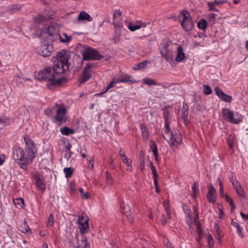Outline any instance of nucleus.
I'll return each mask as SVG.
<instances>
[{"instance_id": "obj_1", "label": "nucleus", "mask_w": 248, "mask_h": 248, "mask_svg": "<svg viewBox=\"0 0 248 248\" xmlns=\"http://www.w3.org/2000/svg\"><path fill=\"white\" fill-rule=\"evenodd\" d=\"M58 69L55 66L47 67L41 71L38 75L41 79L46 80L48 82L46 86L49 88L60 85L65 80V78L62 77L63 73H57Z\"/></svg>"}, {"instance_id": "obj_2", "label": "nucleus", "mask_w": 248, "mask_h": 248, "mask_svg": "<svg viewBox=\"0 0 248 248\" xmlns=\"http://www.w3.org/2000/svg\"><path fill=\"white\" fill-rule=\"evenodd\" d=\"M23 140L25 145V151L27 159L25 160V162L23 164L22 163V165L25 167L26 166H28L29 164L32 163L37 155V150L35 144L29 135H25Z\"/></svg>"}, {"instance_id": "obj_3", "label": "nucleus", "mask_w": 248, "mask_h": 248, "mask_svg": "<svg viewBox=\"0 0 248 248\" xmlns=\"http://www.w3.org/2000/svg\"><path fill=\"white\" fill-rule=\"evenodd\" d=\"M129 83L133 84L136 82V81L132 78L131 76L128 75L125 73L120 71L115 75L112 79L111 81L108 85L105 91L102 93H104L109 89L115 86L116 84L119 83Z\"/></svg>"}, {"instance_id": "obj_4", "label": "nucleus", "mask_w": 248, "mask_h": 248, "mask_svg": "<svg viewBox=\"0 0 248 248\" xmlns=\"http://www.w3.org/2000/svg\"><path fill=\"white\" fill-rule=\"evenodd\" d=\"M68 53L64 50L57 53L54 61V66L58 69L57 73L64 74L68 69Z\"/></svg>"}, {"instance_id": "obj_5", "label": "nucleus", "mask_w": 248, "mask_h": 248, "mask_svg": "<svg viewBox=\"0 0 248 248\" xmlns=\"http://www.w3.org/2000/svg\"><path fill=\"white\" fill-rule=\"evenodd\" d=\"M52 110H54L56 113L54 118L55 121L59 125L64 124L67 121V109L66 106L64 104L55 103L52 107Z\"/></svg>"}, {"instance_id": "obj_6", "label": "nucleus", "mask_w": 248, "mask_h": 248, "mask_svg": "<svg viewBox=\"0 0 248 248\" xmlns=\"http://www.w3.org/2000/svg\"><path fill=\"white\" fill-rule=\"evenodd\" d=\"M80 53L83 59L86 61L89 60H99L103 57L98 50L89 46L84 47L81 50Z\"/></svg>"}, {"instance_id": "obj_7", "label": "nucleus", "mask_w": 248, "mask_h": 248, "mask_svg": "<svg viewBox=\"0 0 248 248\" xmlns=\"http://www.w3.org/2000/svg\"><path fill=\"white\" fill-rule=\"evenodd\" d=\"M163 138L167 141L171 148H177L182 143V136L178 130L175 131L169 137L163 135Z\"/></svg>"}, {"instance_id": "obj_8", "label": "nucleus", "mask_w": 248, "mask_h": 248, "mask_svg": "<svg viewBox=\"0 0 248 248\" xmlns=\"http://www.w3.org/2000/svg\"><path fill=\"white\" fill-rule=\"evenodd\" d=\"M171 44L168 41H164L160 46V52L162 57L167 61L173 59V51L171 48Z\"/></svg>"}, {"instance_id": "obj_9", "label": "nucleus", "mask_w": 248, "mask_h": 248, "mask_svg": "<svg viewBox=\"0 0 248 248\" xmlns=\"http://www.w3.org/2000/svg\"><path fill=\"white\" fill-rule=\"evenodd\" d=\"M179 18L182 28L186 31L192 30L193 23L189 14L186 11H182L179 16Z\"/></svg>"}, {"instance_id": "obj_10", "label": "nucleus", "mask_w": 248, "mask_h": 248, "mask_svg": "<svg viewBox=\"0 0 248 248\" xmlns=\"http://www.w3.org/2000/svg\"><path fill=\"white\" fill-rule=\"evenodd\" d=\"M59 31V25L54 22H50L48 24H46L42 29V32L47 34L51 37L50 39L52 41H53L55 37L58 36Z\"/></svg>"}, {"instance_id": "obj_11", "label": "nucleus", "mask_w": 248, "mask_h": 248, "mask_svg": "<svg viewBox=\"0 0 248 248\" xmlns=\"http://www.w3.org/2000/svg\"><path fill=\"white\" fill-rule=\"evenodd\" d=\"M13 157L17 161V163L20 165V167L26 170L28 166L22 165V163L25 162V159H27L26 155H24V152L22 148L20 147H16L14 149Z\"/></svg>"}, {"instance_id": "obj_12", "label": "nucleus", "mask_w": 248, "mask_h": 248, "mask_svg": "<svg viewBox=\"0 0 248 248\" xmlns=\"http://www.w3.org/2000/svg\"><path fill=\"white\" fill-rule=\"evenodd\" d=\"M222 113L224 119L231 123L237 124L241 122V119L238 117L237 114H234L229 108H223Z\"/></svg>"}, {"instance_id": "obj_13", "label": "nucleus", "mask_w": 248, "mask_h": 248, "mask_svg": "<svg viewBox=\"0 0 248 248\" xmlns=\"http://www.w3.org/2000/svg\"><path fill=\"white\" fill-rule=\"evenodd\" d=\"M95 65L94 63H88L81 74V76L79 78L80 83H84L88 81L92 77L91 68Z\"/></svg>"}, {"instance_id": "obj_14", "label": "nucleus", "mask_w": 248, "mask_h": 248, "mask_svg": "<svg viewBox=\"0 0 248 248\" xmlns=\"http://www.w3.org/2000/svg\"><path fill=\"white\" fill-rule=\"evenodd\" d=\"M54 15L53 12L48 13L47 11H44L41 13L37 14L33 16V19L35 23L37 24L42 23L43 22L53 17Z\"/></svg>"}, {"instance_id": "obj_15", "label": "nucleus", "mask_w": 248, "mask_h": 248, "mask_svg": "<svg viewBox=\"0 0 248 248\" xmlns=\"http://www.w3.org/2000/svg\"><path fill=\"white\" fill-rule=\"evenodd\" d=\"M88 221V217L86 215L82 214L79 216L78 223L79 226L80 232L82 234L87 232L89 228Z\"/></svg>"}, {"instance_id": "obj_16", "label": "nucleus", "mask_w": 248, "mask_h": 248, "mask_svg": "<svg viewBox=\"0 0 248 248\" xmlns=\"http://www.w3.org/2000/svg\"><path fill=\"white\" fill-rule=\"evenodd\" d=\"M53 50V46L51 44H44L40 46L39 53L42 56L46 57L50 56Z\"/></svg>"}, {"instance_id": "obj_17", "label": "nucleus", "mask_w": 248, "mask_h": 248, "mask_svg": "<svg viewBox=\"0 0 248 248\" xmlns=\"http://www.w3.org/2000/svg\"><path fill=\"white\" fill-rule=\"evenodd\" d=\"M120 208L121 213L125 216L129 223H132L133 220V217L131 215L130 206L124 203H121Z\"/></svg>"}, {"instance_id": "obj_18", "label": "nucleus", "mask_w": 248, "mask_h": 248, "mask_svg": "<svg viewBox=\"0 0 248 248\" xmlns=\"http://www.w3.org/2000/svg\"><path fill=\"white\" fill-rule=\"evenodd\" d=\"M208 193L207 194V199L208 201L214 204L216 202L217 197L216 196V190L212 184H210L207 186Z\"/></svg>"}, {"instance_id": "obj_19", "label": "nucleus", "mask_w": 248, "mask_h": 248, "mask_svg": "<svg viewBox=\"0 0 248 248\" xmlns=\"http://www.w3.org/2000/svg\"><path fill=\"white\" fill-rule=\"evenodd\" d=\"M122 12L119 10H115L113 15V24L115 27H121L122 26Z\"/></svg>"}, {"instance_id": "obj_20", "label": "nucleus", "mask_w": 248, "mask_h": 248, "mask_svg": "<svg viewBox=\"0 0 248 248\" xmlns=\"http://www.w3.org/2000/svg\"><path fill=\"white\" fill-rule=\"evenodd\" d=\"M217 96L222 101L230 103L232 100V97L223 93L222 90L218 87H216L215 89Z\"/></svg>"}, {"instance_id": "obj_21", "label": "nucleus", "mask_w": 248, "mask_h": 248, "mask_svg": "<svg viewBox=\"0 0 248 248\" xmlns=\"http://www.w3.org/2000/svg\"><path fill=\"white\" fill-rule=\"evenodd\" d=\"M33 178L35 180V184L37 187L42 191H44L46 189V185L43 180V175L38 173H35L33 175Z\"/></svg>"}, {"instance_id": "obj_22", "label": "nucleus", "mask_w": 248, "mask_h": 248, "mask_svg": "<svg viewBox=\"0 0 248 248\" xmlns=\"http://www.w3.org/2000/svg\"><path fill=\"white\" fill-rule=\"evenodd\" d=\"M119 155L121 156V159L123 162L126 166V170L129 171H132L133 167L132 166V160L131 158H128L125 154L122 153L121 150L119 153Z\"/></svg>"}, {"instance_id": "obj_23", "label": "nucleus", "mask_w": 248, "mask_h": 248, "mask_svg": "<svg viewBox=\"0 0 248 248\" xmlns=\"http://www.w3.org/2000/svg\"><path fill=\"white\" fill-rule=\"evenodd\" d=\"M76 238L77 239V242L75 247L77 248H86L87 246V237L82 235L80 239L78 238V234H76Z\"/></svg>"}, {"instance_id": "obj_24", "label": "nucleus", "mask_w": 248, "mask_h": 248, "mask_svg": "<svg viewBox=\"0 0 248 248\" xmlns=\"http://www.w3.org/2000/svg\"><path fill=\"white\" fill-rule=\"evenodd\" d=\"M146 24L145 22L138 21L137 24L134 25L131 22H129L127 25L128 29L131 31H134L137 30H139L142 27H145Z\"/></svg>"}, {"instance_id": "obj_25", "label": "nucleus", "mask_w": 248, "mask_h": 248, "mask_svg": "<svg viewBox=\"0 0 248 248\" xmlns=\"http://www.w3.org/2000/svg\"><path fill=\"white\" fill-rule=\"evenodd\" d=\"M189 113V107L187 104L184 102L183 103V107L182 108V118L185 123L187 120L188 115Z\"/></svg>"}, {"instance_id": "obj_26", "label": "nucleus", "mask_w": 248, "mask_h": 248, "mask_svg": "<svg viewBox=\"0 0 248 248\" xmlns=\"http://www.w3.org/2000/svg\"><path fill=\"white\" fill-rule=\"evenodd\" d=\"M170 122H164V126L162 128V134L167 137H169L174 132L172 131L170 127Z\"/></svg>"}, {"instance_id": "obj_27", "label": "nucleus", "mask_w": 248, "mask_h": 248, "mask_svg": "<svg viewBox=\"0 0 248 248\" xmlns=\"http://www.w3.org/2000/svg\"><path fill=\"white\" fill-rule=\"evenodd\" d=\"M59 39L61 42H70L72 37L71 36H68L66 33H62V34H60L58 33V36H56L53 40H57Z\"/></svg>"}, {"instance_id": "obj_28", "label": "nucleus", "mask_w": 248, "mask_h": 248, "mask_svg": "<svg viewBox=\"0 0 248 248\" xmlns=\"http://www.w3.org/2000/svg\"><path fill=\"white\" fill-rule=\"evenodd\" d=\"M183 209L186 216L187 222L191 223L193 221V217L191 215V209L186 205H184L183 206Z\"/></svg>"}, {"instance_id": "obj_29", "label": "nucleus", "mask_w": 248, "mask_h": 248, "mask_svg": "<svg viewBox=\"0 0 248 248\" xmlns=\"http://www.w3.org/2000/svg\"><path fill=\"white\" fill-rule=\"evenodd\" d=\"M140 127L141 131L142 137L143 140H147L149 138V135L147 127L143 123H141L140 124Z\"/></svg>"}, {"instance_id": "obj_30", "label": "nucleus", "mask_w": 248, "mask_h": 248, "mask_svg": "<svg viewBox=\"0 0 248 248\" xmlns=\"http://www.w3.org/2000/svg\"><path fill=\"white\" fill-rule=\"evenodd\" d=\"M78 19L79 21L87 20L88 21L90 22L93 20V18L90 16V15L89 14L83 11L80 12L79 14Z\"/></svg>"}, {"instance_id": "obj_31", "label": "nucleus", "mask_w": 248, "mask_h": 248, "mask_svg": "<svg viewBox=\"0 0 248 248\" xmlns=\"http://www.w3.org/2000/svg\"><path fill=\"white\" fill-rule=\"evenodd\" d=\"M185 58V55L183 52V47L179 46L177 49V54L175 58V60L177 62H182Z\"/></svg>"}, {"instance_id": "obj_32", "label": "nucleus", "mask_w": 248, "mask_h": 248, "mask_svg": "<svg viewBox=\"0 0 248 248\" xmlns=\"http://www.w3.org/2000/svg\"><path fill=\"white\" fill-rule=\"evenodd\" d=\"M169 107H164L162 109L163 111V115L165 120L164 122H170V119L171 117Z\"/></svg>"}, {"instance_id": "obj_33", "label": "nucleus", "mask_w": 248, "mask_h": 248, "mask_svg": "<svg viewBox=\"0 0 248 248\" xmlns=\"http://www.w3.org/2000/svg\"><path fill=\"white\" fill-rule=\"evenodd\" d=\"M143 84L148 85L149 86H159L160 84L157 82L155 81L154 79L150 78H144L142 79Z\"/></svg>"}, {"instance_id": "obj_34", "label": "nucleus", "mask_w": 248, "mask_h": 248, "mask_svg": "<svg viewBox=\"0 0 248 248\" xmlns=\"http://www.w3.org/2000/svg\"><path fill=\"white\" fill-rule=\"evenodd\" d=\"M60 131L62 135L65 136H68L70 134H73L75 133L73 129L69 128L66 126L61 128Z\"/></svg>"}, {"instance_id": "obj_35", "label": "nucleus", "mask_w": 248, "mask_h": 248, "mask_svg": "<svg viewBox=\"0 0 248 248\" xmlns=\"http://www.w3.org/2000/svg\"><path fill=\"white\" fill-rule=\"evenodd\" d=\"M140 169L143 171L145 169L144 155L142 152L139 154Z\"/></svg>"}, {"instance_id": "obj_36", "label": "nucleus", "mask_w": 248, "mask_h": 248, "mask_svg": "<svg viewBox=\"0 0 248 248\" xmlns=\"http://www.w3.org/2000/svg\"><path fill=\"white\" fill-rule=\"evenodd\" d=\"M21 228L22 230H21L22 232L24 233H31V231L29 226H28L27 222L26 221H24L23 224L21 226Z\"/></svg>"}, {"instance_id": "obj_37", "label": "nucleus", "mask_w": 248, "mask_h": 248, "mask_svg": "<svg viewBox=\"0 0 248 248\" xmlns=\"http://www.w3.org/2000/svg\"><path fill=\"white\" fill-rule=\"evenodd\" d=\"M150 62L149 61L145 60L139 63L138 64H137L136 67L134 68V69L135 70H140L141 69H143L145 68L148 64L150 63Z\"/></svg>"}, {"instance_id": "obj_38", "label": "nucleus", "mask_w": 248, "mask_h": 248, "mask_svg": "<svg viewBox=\"0 0 248 248\" xmlns=\"http://www.w3.org/2000/svg\"><path fill=\"white\" fill-rule=\"evenodd\" d=\"M231 224L236 228L238 234L242 236L243 228L240 227L238 223L235 221H232Z\"/></svg>"}, {"instance_id": "obj_39", "label": "nucleus", "mask_w": 248, "mask_h": 248, "mask_svg": "<svg viewBox=\"0 0 248 248\" xmlns=\"http://www.w3.org/2000/svg\"><path fill=\"white\" fill-rule=\"evenodd\" d=\"M217 182H218L219 187V194L220 195V196L223 197L224 195V191H223L224 188H223V183H222V180H221V178H220V177H218L217 178Z\"/></svg>"}, {"instance_id": "obj_40", "label": "nucleus", "mask_w": 248, "mask_h": 248, "mask_svg": "<svg viewBox=\"0 0 248 248\" xmlns=\"http://www.w3.org/2000/svg\"><path fill=\"white\" fill-rule=\"evenodd\" d=\"M207 25L206 21L204 19H202L198 22V27L200 29L204 30L207 28Z\"/></svg>"}, {"instance_id": "obj_41", "label": "nucleus", "mask_w": 248, "mask_h": 248, "mask_svg": "<svg viewBox=\"0 0 248 248\" xmlns=\"http://www.w3.org/2000/svg\"><path fill=\"white\" fill-rule=\"evenodd\" d=\"M235 190L240 198H245V194L244 193V189L241 186H239L237 188H236L235 189Z\"/></svg>"}, {"instance_id": "obj_42", "label": "nucleus", "mask_w": 248, "mask_h": 248, "mask_svg": "<svg viewBox=\"0 0 248 248\" xmlns=\"http://www.w3.org/2000/svg\"><path fill=\"white\" fill-rule=\"evenodd\" d=\"M80 194L81 197L84 199H88L90 197V194L88 192H84L83 189L81 187L78 190Z\"/></svg>"}, {"instance_id": "obj_43", "label": "nucleus", "mask_w": 248, "mask_h": 248, "mask_svg": "<svg viewBox=\"0 0 248 248\" xmlns=\"http://www.w3.org/2000/svg\"><path fill=\"white\" fill-rule=\"evenodd\" d=\"M54 217L52 214H50L48 218H47V221L46 223V227H51L53 226L54 224Z\"/></svg>"}, {"instance_id": "obj_44", "label": "nucleus", "mask_w": 248, "mask_h": 248, "mask_svg": "<svg viewBox=\"0 0 248 248\" xmlns=\"http://www.w3.org/2000/svg\"><path fill=\"white\" fill-rule=\"evenodd\" d=\"M63 171L66 178H68L71 177L73 173V170L71 168H64Z\"/></svg>"}, {"instance_id": "obj_45", "label": "nucleus", "mask_w": 248, "mask_h": 248, "mask_svg": "<svg viewBox=\"0 0 248 248\" xmlns=\"http://www.w3.org/2000/svg\"><path fill=\"white\" fill-rule=\"evenodd\" d=\"M217 16V14L214 13L208 15V18L211 24H213L215 23Z\"/></svg>"}, {"instance_id": "obj_46", "label": "nucleus", "mask_w": 248, "mask_h": 248, "mask_svg": "<svg viewBox=\"0 0 248 248\" xmlns=\"http://www.w3.org/2000/svg\"><path fill=\"white\" fill-rule=\"evenodd\" d=\"M21 9V6L19 4L12 5L9 9V10L12 12H16L18 11Z\"/></svg>"}, {"instance_id": "obj_47", "label": "nucleus", "mask_w": 248, "mask_h": 248, "mask_svg": "<svg viewBox=\"0 0 248 248\" xmlns=\"http://www.w3.org/2000/svg\"><path fill=\"white\" fill-rule=\"evenodd\" d=\"M13 202L15 205H18L20 207H22L24 204V201L23 199L20 198L14 200Z\"/></svg>"}, {"instance_id": "obj_48", "label": "nucleus", "mask_w": 248, "mask_h": 248, "mask_svg": "<svg viewBox=\"0 0 248 248\" xmlns=\"http://www.w3.org/2000/svg\"><path fill=\"white\" fill-rule=\"evenodd\" d=\"M203 92L205 94H210L212 93L210 86L208 85H203Z\"/></svg>"}, {"instance_id": "obj_49", "label": "nucleus", "mask_w": 248, "mask_h": 248, "mask_svg": "<svg viewBox=\"0 0 248 248\" xmlns=\"http://www.w3.org/2000/svg\"><path fill=\"white\" fill-rule=\"evenodd\" d=\"M106 182L108 185H111L113 182V178L111 176V174L106 171Z\"/></svg>"}, {"instance_id": "obj_50", "label": "nucleus", "mask_w": 248, "mask_h": 248, "mask_svg": "<svg viewBox=\"0 0 248 248\" xmlns=\"http://www.w3.org/2000/svg\"><path fill=\"white\" fill-rule=\"evenodd\" d=\"M225 199H226V201L228 202H229L230 205L231 206L232 210H233L234 209L235 205L233 204L232 200L228 195H226Z\"/></svg>"}, {"instance_id": "obj_51", "label": "nucleus", "mask_w": 248, "mask_h": 248, "mask_svg": "<svg viewBox=\"0 0 248 248\" xmlns=\"http://www.w3.org/2000/svg\"><path fill=\"white\" fill-rule=\"evenodd\" d=\"M207 5L210 10L216 12L218 11L217 8L215 7V3H213V2H208L207 3Z\"/></svg>"}, {"instance_id": "obj_52", "label": "nucleus", "mask_w": 248, "mask_h": 248, "mask_svg": "<svg viewBox=\"0 0 248 248\" xmlns=\"http://www.w3.org/2000/svg\"><path fill=\"white\" fill-rule=\"evenodd\" d=\"M153 154L155 156V160L157 162L158 161V149L157 147L152 150Z\"/></svg>"}, {"instance_id": "obj_53", "label": "nucleus", "mask_w": 248, "mask_h": 248, "mask_svg": "<svg viewBox=\"0 0 248 248\" xmlns=\"http://www.w3.org/2000/svg\"><path fill=\"white\" fill-rule=\"evenodd\" d=\"M163 206H164L165 211H167V210H170V203H169V201H164L163 202Z\"/></svg>"}, {"instance_id": "obj_54", "label": "nucleus", "mask_w": 248, "mask_h": 248, "mask_svg": "<svg viewBox=\"0 0 248 248\" xmlns=\"http://www.w3.org/2000/svg\"><path fill=\"white\" fill-rule=\"evenodd\" d=\"M195 217L194 218H193L192 222L191 223H190L189 222H187L188 223H189L190 224L194 223L195 224H196L197 223H200L199 221V214H195Z\"/></svg>"}, {"instance_id": "obj_55", "label": "nucleus", "mask_w": 248, "mask_h": 248, "mask_svg": "<svg viewBox=\"0 0 248 248\" xmlns=\"http://www.w3.org/2000/svg\"><path fill=\"white\" fill-rule=\"evenodd\" d=\"M192 192H199V186L196 183H194V184L192 186Z\"/></svg>"}, {"instance_id": "obj_56", "label": "nucleus", "mask_w": 248, "mask_h": 248, "mask_svg": "<svg viewBox=\"0 0 248 248\" xmlns=\"http://www.w3.org/2000/svg\"><path fill=\"white\" fill-rule=\"evenodd\" d=\"M227 2L226 0H215L213 1L215 5L222 4Z\"/></svg>"}, {"instance_id": "obj_57", "label": "nucleus", "mask_w": 248, "mask_h": 248, "mask_svg": "<svg viewBox=\"0 0 248 248\" xmlns=\"http://www.w3.org/2000/svg\"><path fill=\"white\" fill-rule=\"evenodd\" d=\"M228 144L230 148H232L233 146V141L232 140L231 137H229L227 140Z\"/></svg>"}, {"instance_id": "obj_58", "label": "nucleus", "mask_w": 248, "mask_h": 248, "mask_svg": "<svg viewBox=\"0 0 248 248\" xmlns=\"http://www.w3.org/2000/svg\"><path fill=\"white\" fill-rule=\"evenodd\" d=\"M207 240L208 245H214V239L211 235L208 236Z\"/></svg>"}, {"instance_id": "obj_59", "label": "nucleus", "mask_w": 248, "mask_h": 248, "mask_svg": "<svg viewBox=\"0 0 248 248\" xmlns=\"http://www.w3.org/2000/svg\"><path fill=\"white\" fill-rule=\"evenodd\" d=\"M9 123V120L6 118H2L0 117V123L7 124Z\"/></svg>"}, {"instance_id": "obj_60", "label": "nucleus", "mask_w": 248, "mask_h": 248, "mask_svg": "<svg viewBox=\"0 0 248 248\" xmlns=\"http://www.w3.org/2000/svg\"><path fill=\"white\" fill-rule=\"evenodd\" d=\"M71 145L70 144V143H68V144L67 145H66L65 146V149L67 150V151L68 152V158H69L71 156V150H70V149L71 148Z\"/></svg>"}, {"instance_id": "obj_61", "label": "nucleus", "mask_w": 248, "mask_h": 248, "mask_svg": "<svg viewBox=\"0 0 248 248\" xmlns=\"http://www.w3.org/2000/svg\"><path fill=\"white\" fill-rule=\"evenodd\" d=\"M166 213L167 216L168 221H169L172 219L171 212L170 210H167L166 211Z\"/></svg>"}, {"instance_id": "obj_62", "label": "nucleus", "mask_w": 248, "mask_h": 248, "mask_svg": "<svg viewBox=\"0 0 248 248\" xmlns=\"http://www.w3.org/2000/svg\"><path fill=\"white\" fill-rule=\"evenodd\" d=\"M215 237L216 239L218 241V243L220 244L221 242V238L222 237L221 234H216Z\"/></svg>"}, {"instance_id": "obj_63", "label": "nucleus", "mask_w": 248, "mask_h": 248, "mask_svg": "<svg viewBox=\"0 0 248 248\" xmlns=\"http://www.w3.org/2000/svg\"><path fill=\"white\" fill-rule=\"evenodd\" d=\"M5 155L3 154L0 155V166L2 165L5 161Z\"/></svg>"}, {"instance_id": "obj_64", "label": "nucleus", "mask_w": 248, "mask_h": 248, "mask_svg": "<svg viewBox=\"0 0 248 248\" xmlns=\"http://www.w3.org/2000/svg\"><path fill=\"white\" fill-rule=\"evenodd\" d=\"M157 147V145L156 144H155V142L153 140H151L150 141V148L151 150H153L154 149V148Z\"/></svg>"}]
</instances>
